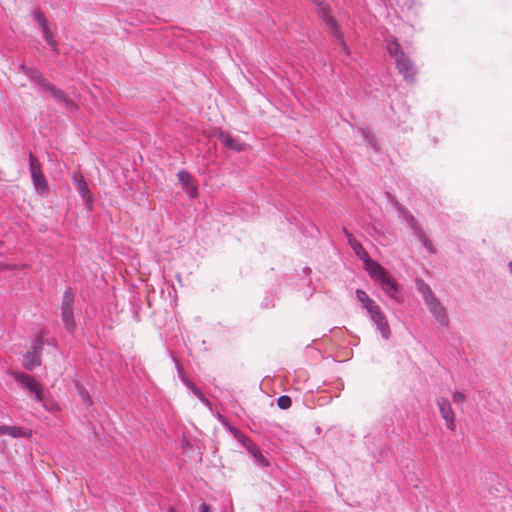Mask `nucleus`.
I'll list each match as a JSON object with an SVG mask.
<instances>
[{"instance_id": "nucleus-18", "label": "nucleus", "mask_w": 512, "mask_h": 512, "mask_svg": "<svg viewBox=\"0 0 512 512\" xmlns=\"http://www.w3.org/2000/svg\"><path fill=\"white\" fill-rule=\"evenodd\" d=\"M41 365V356L34 352L27 351L23 356V367L28 371H33Z\"/></svg>"}, {"instance_id": "nucleus-32", "label": "nucleus", "mask_w": 512, "mask_h": 512, "mask_svg": "<svg viewBox=\"0 0 512 512\" xmlns=\"http://www.w3.org/2000/svg\"><path fill=\"white\" fill-rule=\"evenodd\" d=\"M209 510H210V506L207 503L203 502L200 504L199 512H209Z\"/></svg>"}, {"instance_id": "nucleus-30", "label": "nucleus", "mask_w": 512, "mask_h": 512, "mask_svg": "<svg viewBox=\"0 0 512 512\" xmlns=\"http://www.w3.org/2000/svg\"><path fill=\"white\" fill-rule=\"evenodd\" d=\"M44 341H45V344L48 345V346H51V347H54V348L57 347V339L54 338V337L47 338V339L44 337Z\"/></svg>"}, {"instance_id": "nucleus-33", "label": "nucleus", "mask_w": 512, "mask_h": 512, "mask_svg": "<svg viewBox=\"0 0 512 512\" xmlns=\"http://www.w3.org/2000/svg\"><path fill=\"white\" fill-rule=\"evenodd\" d=\"M47 404H48V408L49 409H45V410L48 411V412H53L55 410V408H56V405L49 404V403H47Z\"/></svg>"}, {"instance_id": "nucleus-16", "label": "nucleus", "mask_w": 512, "mask_h": 512, "mask_svg": "<svg viewBox=\"0 0 512 512\" xmlns=\"http://www.w3.org/2000/svg\"><path fill=\"white\" fill-rule=\"evenodd\" d=\"M218 138L221 140L222 144L236 152H242L245 149V144L240 142L239 140L233 138L229 133L221 131L219 133Z\"/></svg>"}, {"instance_id": "nucleus-29", "label": "nucleus", "mask_w": 512, "mask_h": 512, "mask_svg": "<svg viewBox=\"0 0 512 512\" xmlns=\"http://www.w3.org/2000/svg\"><path fill=\"white\" fill-rule=\"evenodd\" d=\"M256 451V454L253 456V458L255 459V461L262 465V466H268V461L267 459L263 456V454L260 452V450H255Z\"/></svg>"}, {"instance_id": "nucleus-13", "label": "nucleus", "mask_w": 512, "mask_h": 512, "mask_svg": "<svg viewBox=\"0 0 512 512\" xmlns=\"http://www.w3.org/2000/svg\"><path fill=\"white\" fill-rule=\"evenodd\" d=\"M178 181L182 184L183 191L192 199L198 196L197 186L192 181V176L185 170H180L177 173Z\"/></svg>"}, {"instance_id": "nucleus-20", "label": "nucleus", "mask_w": 512, "mask_h": 512, "mask_svg": "<svg viewBox=\"0 0 512 512\" xmlns=\"http://www.w3.org/2000/svg\"><path fill=\"white\" fill-rule=\"evenodd\" d=\"M230 431L234 434V436L237 438V440L239 442H241L246 447V449L252 456H254L256 454L255 450H259V448L257 447V445L255 443H253L249 438H247L245 435L240 433L235 428H231Z\"/></svg>"}, {"instance_id": "nucleus-26", "label": "nucleus", "mask_w": 512, "mask_h": 512, "mask_svg": "<svg viewBox=\"0 0 512 512\" xmlns=\"http://www.w3.org/2000/svg\"><path fill=\"white\" fill-rule=\"evenodd\" d=\"M292 405V399L288 395H281L277 399V406L282 410H287Z\"/></svg>"}, {"instance_id": "nucleus-38", "label": "nucleus", "mask_w": 512, "mask_h": 512, "mask_svg": "<svg viewBox=\"0 0 512 512\" xmlns=\"http://www.w3.org/2000/svg\"><path fill=\"white\" fill-rule=\"evenodd\" d=\"M167 512H177L173 507H169Z\"/></svg>"}, {"instance_id": "nucleus-22", "label": "nucleus", "mask_w": 512, "mask_h": 512, "mask_svg": "<svg viewBox=\"0 0 512 512\" xmlns=\"http://www.w3.org/2000/svg\"><path fill=\"white\" fill-rule=\"evenodd\" d=\"M359 132H360L364 142L366 143V145L369 146L374 151H378V145H377L376 139H375L374 135L371 133V131L369 130V128H367V127L360 128Z\"/></svg>"}, {"instance_id": "nucleus-21", "label": "nucleus", "mask_w": 512, "mask_h": 512, "mask_svg": "<svg viewBox=\"0 0 512 512\" xmlns=\"http://www.w3.org/2000/svg\"><path fill=\"white\" fill-rule=\"evenodd\" d=\"M355 293L357 300L362 303L363 307L366 309L367 312H369L378 305L373 299H371L368 296V294L364 290L357 289Z\"/></svg>"}, {"instance_id": "nucleus-2", "label": "nucleus", "mask_w": 512, "mask_h": 512, "mask_svg": "<svg viewBox=\"0 0 512 512\" xmlns=\"http://www.w3.org/2000/svg\"><path fill=\"white\" fill-rule=\"evenodd\" d=\"M386 50L395 59L396 68L407 83H414L418 69L414 62L405 54L396 38L387 40Z\"/></svg>"}, {"instance_id": "nucleus-15", "label": "nucleus", "mask_w": 512, "mask_h": 512, "mask_svg": "<svg viewBox=\"0 0 512 512\" xmlns=\"http://www.w3.org/2000/svg\"><path fill=\"white\" fill-rule=\"evenodd\" d=\"M20 70L42 90L49 84L48 80L43 76L42 72L35 67H28L24 64L20 65Z\"/></svg>"}, {"instance_id": "nucleus-10", "label": "nucleus", "mask_w": 512, "mask_h": 512, "mask_svg": "<svg viewBox=\"0 0 512 512\" xmlns=\"http://www.w3.org/2000/svg\"><path fill=\"white\" fill-rule=\"evenodd\" d=\"M72 181L76 185L80 197L85 202L86 206L90 208L94 197L84 176L80 172H75L72 175Z\"/></svg>"}, {"instance_id": "nucleus-4", "label": "nucleus", "mask_w": 512, "mask_h": 512, "mask_svg": "<svg viewBox=\"0 0 512 512\" xmlns=\"http://www.w3.org/2000/svg\"><path fill=\"white\" fill-rule=\"evenodd\" d=\"M316 12L318 17L324 22L326 25L329 34L333 37L334 42L341 46L343 51L348 53V47L344 41L343 34L340 31L339 24L337 20L331 14V7L323 3L320 6L316 7Z\"/></svg>"}, {"instance_id": "nucleus-37", "label": "nucleus", "mask_w": 512, "mask_h": 512, "mask_svg": "<svg viewBox=\"0 0 512 512\" xmlns=\"http://www.w3.org/2000/svg\"><path fill=\"white\" fill-rule=\"evenodd\" d=\"M508 269H509L510 274L512 275V262L508 263Z\"/></svg>"}, {"instance_id": "nucleus-1", "label": "nucleus", "mask_w": 512, "mask_h": 512, "mask_svg": "<svg viewBox=\"0 0 512 512\" xmlns=\"http://www.w3.org/2000/svg\"><path fill=\"white\" fill-rule=\"evenodd\" d=\"M343 233L355 255L366 265L369 276L379 283L380 288L386 296L396 302L402 301V295L399 292V285L389 275L387 270L378 262L371 259L369 253L365 250L361 242L358 241L347 228H343Z\"/></svg>"}, {"instance_id": "nucleus-24", "label": "nucleus", "mask_w": 512, "mask_h": 512, "mask_svg": "<svg viewBox=\"0 0 512 512\" xmlns=\"http://www.w3.org/2000/svg\"><path fill=\"white\" fill-rule=\"evenodd\" d=\"M77 391H78L79 397L81 398V400L84 404H86L87 406L92 405V399H91L90 394L86 388H84L81 385H77Z\"/></svg>"}, {"instance_id": "nucleus-39", "label": "nucleus", "mask_w": 512, "mask_h": 512, "mask_svg": "<svg viewBox=\"0 0 512 512\" xmlns=\"http://www.w3.org/2000/svg\"><path fill=\"white\" fill-rule=\"evenodd\" d=\"M263 305H264L266 308L270 307V305H269L267 302H264V303H263Z\"/></svg>"}, {"instance_id": "nucleus-27", "label": "nucleus", "mask_w": 512, "mask_h": 512, "mask_svg": "<svg viewBox=\"0 0 512 512\" xmlns=\"http://www.w3.org/2000/svg\"><path fill=\"white\" fill-rule=\"evenodd\" d=\"M404 7H406L409 11H416L417 9L423 6L421 0H403Z\"/></svg>"}, {"instance_id": "nucleus-36", "label": "nucleus", "mask_w": 512, "mask_h": 512, "mask_svg": "<svg viewBox=\"0 0 512 512\" xmlns=\"http://www.w3.org/2000/svg\"><path fill=\"white\" fill-rule=\"evenodd\" d=\"M498 493H504L505 492V487L503 485H501L500 488H497L496 489Z\"/></svg>"}, {"instance_id": "nucleus-34", "label": "nucleus", "mask_w": 512, "mask_h": 512, "mask_svg": "<svg viewBox=\"0 0 512 512\" xmlns=\"http://www.w3.org/2000/svg\"><path fill=\"white\" fill-rule=\"evenodd\" d=\"M311 2L316 6H320L321 4H323L324 2L322 0H311Z\"/></svg>"}, {"instance_id": "nucleus-11", "label": "nucleus", "mask_w": 512, "mask_h": 512, "mask_svg": "<svg viewBox=\"0 0 512 512\" xmlns=\"http://www.w3.org/2000/svg\"><path fill=\"white\" fill-rule=\"evenodd\" d=\"M44 91H48L53 99L59 103L64 105V107L70 111L74 112L78 109L77 105L67 97L64 91L57 89L54 85L49 83L44 89Z\"/></svg>"}, {"instance_id": "nucleus-28", "label": "nucleus", "mask_w": 512, "mask_h": 512, "mask_svg": "<svg viewBox=\"0 0 512 512\" xmlns=\"http://www.w3.org/2000/svg\"><path fill=\"white\" fill-rule=\"evenodd\" d=\"M205 406L210 407V401L205 397L200 388H194L192 392Z\"/></svg>"}, {"instance_id": "nucleus-5", "label": "nucleus", "mask_w": 512, "mask_h": 512, "mask_svg": "<svg viewBox=\"0 0 512 512\" xmlns=\"http://www.w3.org/2000/svg\"><path fill=\"white\" fill-rule=\"evenodd\" d=\"M74 302H75V296L71 289V287H68L62 297V301L60 304V315L61 320L63 322V326L65 330L70 334L73 335L76 330V321L74 317Z\"/></svg>"}, {"instance_id": "nucleus-12", "label": "nucleus", "mask_w": 512, "mask_h": 512, "mask_svg": "<svg viewBox=\"0 0 512 512\" xmlns=\"http://www.w3.org/2000/svg\"><path fill=\"white\" fill-rule=\"evenodd\" d=\"M429 312L432 314L434 319L443 327H447L449 325V318L446 313L445 307L441 304L438 298L435 301L430 302V304H426Z\"/></svg>"}, {"instance_id": "nucleus-25", "label": "nucleus", "mask_w": 512, "mask_h": 512, "mask_svg": "<svg viewBox=\"0 0 512 512\" xmlns=\"http://www.w3.org/2000/svg\"><path fill=\"white\" fill-rule=\"evenodd\" d=\"M176 367L178 369V373H179V376L181 378V380L183 381V383L186 385V387L191 391L193 392V389L194 388H198L197 386H195L193 384V382H191L185 375L183 369L180 367V364L178 362H176Z\"/></svg>"}, {"instance_id": "nucleus-3", "label": "nucleus", "mask_w": 512, "mask_h": 512, "mask_svg": "<svg viewBox=\"0 0 512 512\" xmlns=\"http://www.w3.org/2000/svg\"><path fill=\"white\" fill-rule=\"evenodd\" d=\"M14 379L21 389L29 392L34 402L41 404L43 409H49L44 391L40 383L33 376L23 372H16L14 373Z\"/></svg>"}, {"instance_id": "nucleus-6", "label": "nucleus", "mask_w": 512, "mask_h": 512, "mask_svg": "<svg viewBox=\"0 0 512 512\" xmlns=\"http://www.w3.org/2000/svg\"><path fill=\"white\" fill-rule=\"evenodd\" d=\"M30 15L33 17L34 21L37 23L41 32L43 34V38L45 42L50 46L54 55L59 54L57 41L54 39L53 33L50 29V23L46 18L45 14L39 10L35 9L31 11Z\"/></svg>"}, {"instance_id": "nucleus-17", "label": "nucleus", "mask_w": 512, "mask_h": 512, "mask_svg": "<svg viewBox=\"0 0 512 512\" xmlns=\"http://www.w3.org/2000/svg\"><path fill=\"white\" fill-rule=\"evenodd\" d=\"M416 288L418 292L421 294L425 304H430V302L435 301L437 298L435 294L433 293L430 286L424 282L422 279L417 278L415 280Z\"/></svg>"}, {"instance_id": "nucleus-31", "label": "nucleus", "mask_w": 512, "mask_h": 512, "mask_svg": "<svg viewBox=\"0 0 512 512\" xmlns=\"http://www.w3.org/2000/svg\"><path fill=\"white\" fill-rule=\"evenodd\" d=\"M463 400H464V394H463V393H461V392H455V393L453 394V401H454L455 403H460V402H462Z\"/></svg>"}, {"instance_id": "nucleus-7", "label": "nucleus", "mask_w": 512, "mask_h": 512, "mask_svg": "<svg viewBox=\"0 0 512 512\" xmlns=\"http://www.w3.org/2000/svg\"><path fill=\"white\" fill-rule=\"evenodd\" d=\"M29 170L36 191L40 194L48 190V182L42 172L41 163L32 152L29 153Z\"/></svg>"}, {"instance_id": "nucleus-23", "label": "nucleus", "mask_w": 512, "mask_h": 512, "mask_svg": "<svg viewBox=\"0 0 512 512\" xmlns=\"http://www.w3.org/2000/svg\"><path fill=\"white\" fill-rule=\"evenodd\" d=\"M45 331H41L38 336L32 341L31 343V349L29 352H34L35 354L41 356V351L43 349V346L45 345L44 336Z\"/></svg>"}, {"instance_id": "nucleus-8", "label": "nucleus", "mask_w": 512, "mask_h": 512, "mask_svg": "<svg viewBox=\"0 0 512 512\" xmlns=\"http://www.w3.org/2000/svg\"><path fill=\"white\" fill-rule=\"evenodd\" d=\"M403 218L409 228L412 230L413 234L417 237V239L422 243L425 249L429 253H435L432 242L426 237L424 231L419 226L415 217L409 213L408 211L403 210Z\"/></svg>"}, {"instance_id": "nucleus-14", "label": "nucleus", "mask_w": 512, "mask_h": 512, "mask_svg": "<svg viewBox=\"0 0 512 512\" xmlns=\"http://www.w3.org/2000/svg\"><path fill=\"white\" fill-rule=\"evenodd\" d=\"M437 405L439 407V411L441 416L446 422V426L450 430H455V422H454V412L451 408L450 402L445 398H439L437 400Z\"/></svg>"}, {"instance_id": "nucleus-35", "label": "nucleus", "mask_w": 512, "mask_h": 512, "mask_svg": "<svg viewBox=\"0 0 512 512\" xmlns=\"http://www.w3.org/2000/svg\"><path fill=\"white\" fill-rule=\"evenodd\" d=\"M5 434V425H0V435Z\"/></svg>"}, {"instance_id": "nucleus-19", "label": "nucleus", "mask_w": 512, "mask_h": 512, "mask_svg": "<svg viewBox=\"0 0 512 512\" xmlns=\"http://www.w3.org/2000/svg\"><path fill=\"white\" fill-rule=\"evenodd\" d=\"M13 438H29L32 435L31 430L19 427V426H7L5 425V434Z\"/></svg>"}, {"instance_id": "nucleus-9", "label": "nucleus", "mask_w": 512, "mask_h": 512, "mask_svg": "<svg viewBox=\"0 0 512 512\" xmlns=\"http://www.w3.org/2000/svg\"><path fill=\"white\" fill-rule=\"evenodd\" d=\"M367 313L370 320L375 325L376 329L380 332L382 338L385 340L390 339L391 329L387 321V318L384 312L381 310L380 306L377 305Z\"/></svg>"}]
</instances>
